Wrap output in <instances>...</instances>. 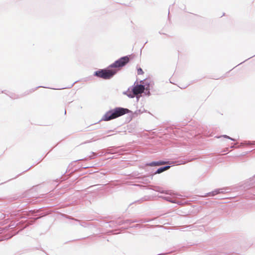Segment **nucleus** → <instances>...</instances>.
<instances>
[{"label": "nucleus", "mask_w": 255, "mask_h": 255, "mask_svg": "<svg viewBox=\"0 0 255 255\" xmlns=\"http://www.w3.org/2000/svg\"><path fill=\"white\" fill-rule=\"evenodd\" d=\"M129 61V59L128 56L122 57L111 65L109 68L96 71L94 73V75L104 79H109L117 72L118 69L117 68L123 67Z\"/></svg>", "instance_id": "1"}, {"label": "nucleus", "mask_w": 255, "mask_h": 255, "mask_svg": "<svg viewBox=\"0 0 255 255\" xmlns=\"http://www.w3.org/2000/svg\"><path fill=\"white\" fill-rule=\"evenodd\" d=\"M129 112L128 109L117 108L106 113L104 116V121H108L122 116Z\"/></svg>", "instance_id": "2"}, {"label": "nucleus", "mask_w": 255, "mask_h": 255, "mask_svg": "<svg viewBox=\"0 0 255 255\" xmlns=\"http://www.w3.org/2000/svg\"><path fill=\"white\" fill-rule=\"evenodd\" d=\"M144 89L145 88L144 86L137 85L133 88L132 92L134 95H137L138 94L142 93Z\"/></svg>", "instance_id": "3"}, {"label": "nucleus", "mask_w": 255, "mask_h": 255, "mask_svg": "<svg viewBox=\"0 0 255 255\" xmlns=\"http://www.w3.org/2000/svg\"><path fill=\"white\" fill-rule=\"evenodd\" d=\"M167 162L165 161H158V162H153L150 164L151 166H159L161 165H164L167 164Z\"/></svg>", "instance_id": "4"}, {"label": "nucleus", "mask_w": 255, "mask_h": 255, "mask_svg": "<svg viewBox=\"0 0 255 255\" xmlns=\"http://www.w3.org/2000/svg\"><path fill=\"white\" fill-rule=\"evenodd\" d=\"M170 168V166H165V167H161L159 169H157V170L156 171V172H155V173H160L167 169H168L169 168Z\"/></svg>", "instance_id": "5"}, {"label": "nucleus", "mask_w": 255, "mask_h": 255, "mask_svg": "<svg viewBox=\"0 0 255 255\" xmlns=\"http://www.w3.org/2000/svg\"><path fill=\"white\" fill-rule=\"evenodd\" d=\"M137 72L138 75H142L144 72L141 68H137Z\"/></svg>", "instance_id": "6"}, {"label": "nucleus", "mask_w": 255, "mask_h": 255, "mask_svg": "<svg viewBox=\"0 0 255 255\" xmlns=\"http://www.w3.org/2000/svg\"><path fill=\"white\" fill-rule=\"evenodd\" d=\"M223 136H224V137H226V138H229V139H231V140H234V139H233V138H232L230 137L229 136H227V135H224Z\"/></svg>", "instance_id": "7"}]
</instances>
